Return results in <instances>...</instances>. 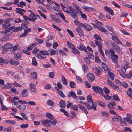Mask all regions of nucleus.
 I'll use <instances>...</instances> for the list:
<instances>
[{
    "label": "nucleus",
    "instance_id": "nucleus-1",
    "mask_svg": "<svg viewBox=\"0 0 132 132\" xmlns=\"http://www.w3.org/2000/svg\"><path fill=\"white\" fill-rule=\"evenodd\" d=\"M114 50L111 48L108 51H105V53L107 56H110L113 62L115 63H118V55L115 54Z\"/></svg>",
    "mask_w": 132,
    "mask_h": 132
},
{
    "label": "nucleus",
    "instance_id": "nucleus-2",
    "mask_svg": "<svg viewBox=\"0 0 132 132\" xmlns=\"http://www.w3.org/2000/svg\"><path fill=\"white\" fill-rule=\"evenodd\" d=\"M62 9L66 13L70 14L71 16L74 19L76 20L78 19V17L77 15V13L73 8L69 7L67 8L65 6H64V7L62 8Z\"/></svg>",
    "mask_w": 132,
    "mask_h": 132
},
{
    "label": "nucleus",
    "instance_id": "nucleus-3",
    "mask_svg": "<svg viewBox=\"0 0 132 132\" xmlns=\"http://www.w3.org/2000/svg\"><path fill=\"white\" fill-rule=\"evenodd\" d=\"M13 45L10 43H7L2 47L3 49L2 53L4 54H5L6 53V50L11 48L13 47Z\"/></svg>",
    "mask_w": 132,
    "mask_h": 132
},
{
    "label": "nucleus",
    "instance_id": "nucleus-4",
    "mask_svg": "<svg viewBox=\"0 0 132 132\" xmlns=\"http://www.w3.org/2000/svg\"><path fill=\"white\" fill-rule=\"evenodd\" d=\"M94 36L95 39L94 41L96 45L97 46L101 45V42L102 40L100 36L96 34L94 35Z\"/></svg>",
    "mask_w": 132,
    "mask_h": 132
},
{
    "label": "nucleus",
    "instance_id": "nucleus-5",
    "mask_svg": "<svg viewBox=\"0 0 132 132\" xmlns=\"http://www.w3.org/2000/svg\"><path fill=\"white\" fill-rule=\"evenodd\" d=\"M18 102L19 103H20L21 104L20 105V109L22 110H24L26 109V105L24 104H27L28 103L27 102L23 101L22 100H20L18 101Z\"/></svg>",
    "mask_w": 132,
    "mask_h": 132
},
{
    "label": "nucleus",
    "instance_id": "nucleus-6",
    "mask_svg": "<svg viewBox=\"0 0 132 132\" xmlns=\"http://www.w3.org/2000/svg\"><path fill=\"white\" fill-rule=\"evenodd\" d=\"M76 31L78 35L80 36L84 37L85 35L83 30L79 27H78L76 29Z\"/></svg>",
    "mask_w": 132,
    "mask_h": 132
},
{
    "label": "nucleus",
    "instance_id": "nucleus-7",
    "mask_svg": "<svg viewBox=\"0 0 132 132\" xmlns=\"http://www.w3.org/2000/svg\"><path fill=\"white\" fill-rule=\"evenodd\" d=\"M87 79L88 81L90 82H93L95 79V76L94 74L91 73H90L87 74Z\"/></svg>",
    "mask_w": 132,
    "mask_h": 132
},
{
    "label": "nucleus",
    "instance_id": "nucleus-8",
    "mask_svg": "<svg viewBox=\"0 0 132 132\" xmlns=\"http://www.w3.org/2000/svg\"><path fill=\"white\" fill-rule=\"evenodd\" d=\"M77 48L81 51H84L86 52H87V50L86 47L82 44H80L77 46Z\"/></svg>",
    "mask_w": 132,
    "mask_h": 132
},
{
    "label": "nucleus",
    "instance_id": "nucleus-9",
    "mask_svg": "<svg viewBox=\"0 0 132 132\" xmlns=\"http://www.w3.org/2000/svg\"><path fill=\"white\" fill-rule=\"evenodd\" d=\"M9 20V19H7L5 20L4 24L2 25V27L3 28L5 29L11 25V24L9 22V21H8Z\"/></svg>",
    "mask_w": 132,
    "mask_h": 132
},
{
    "label": "nucleus",
    "instance_id": "nucleus-10",
    "mask_svg": "<svg viewBox=\"0 0 132 132\" xmlns=\"http://www.w3.org/2000/svg\"><path fill=\"white\" fill-rule=\"evenodd\" d=\"M68 96L69 98L72 97L75 99H77V98L75 92L73 91H71L69 93Z\"/></svg>",
    "mask_w": 132,
    "mask_h": 132
},
{
    "label": "nucleus",
    "instance_id": "nucleus-11",
    "mask_svg": "<svg viewBox=\"0 0 132 132\" xmlns=\"http://www.w3.org/2000/svg\"><path fill=\"white\" fill-rule=\"evenodd\" d=\"M29 17L30 18V19H31L30 21H31L32 22H34L37 19V17H36V15L34 13L30 14L29 15Z\"/></svg>",
    "mask_w": 132,
    "mask_h": 132
},
{
    "label": "nucleus",
    "instance_id": "nucleus-12",
    "mask_svg": "<svg viewBox=\"0 0 132 132\" xmlns=\"http://www.w3.org/2000/svg\"><path fill=\"white\" fill-rule=\"evenodd\" d=\"M122 120V118L121 117L118 115H116L114 116L112 119V120L117 122L121 121Z\"/></svg>",
    "mask_w": 132,
    "mask_h": 132
},
{
    "label": "nucleus",
    "instance_id": "nucleus-13",
    "mask_svg": "<svg viewBox=\"0 0 132 132\" xmlns=\"http://www.w3.org/2000/svg\"><path fill=\"white\" fill-rule=\"evenodd\" d=\"M112 39L115 42L120 44H122V42L118 38L115 36H112Z\"/></svg>",
    "mask_w": 132,
    "mask_h": 132
},
{
    "label": "nucleus",
    "instance_id": "nucleus-14",
    "mask_svg": "<svg viewBox=\"0 0 132 132\" xmlns=\"http://www.w3.org/2000/svg\"><path fill=\"white\" fill-rule=\"evenodd\" d=\"M21 54L22 52L21 51H19L16 54H14V58L16 60L20 59L22 56Z\"/></svg>",
    "mask_w": 132,
    "mask_h": 132
},
{
    "label": "nucleus",
    "instance_id": "nucleus-15",
    "mask_svg": "<svg viewBox=\"0 0 132 132\" xmlns=\"http://www.w3.org/2000/svg\"><path fill=\"white\" fill-rule=\"evenodd\" d=\"M104 9L106 11H107L109 12V14L112 16H113L114 15V13L113 10L110 8L106 7L104 6Z\"/></svg>",
    "mask_w": 132,
    "mask_h": 132
},
{
    "label": "nucleus",
    "instance_id": "nucleus-16",
    "mask_svg": "<svg viewBox=\"0 0 132 132\" xmlns=\"http://www.w3.org/2000/svg\"><path fill=\"white\" fill-rule=\"evenodd\" d=\"M43 123L46 127H50V125L49 122H50L49 120L48 119L43 120L42 121Z\"/></svg>",
    "mask_w": 132,
    "mask_h": 132
},
{
    "label": "nucleus",
    "instance_id": "nucleus-17",
    "mask_svg": "<svg viewBox=\"0 0 132 132\" xmlns=\"http://www.w3.org/2000/svg\"><path fill=\"white\" fill-rule=\"evenodd\" d=\"M55 88L57 90V92L61 97L63 98L65 97V96L62 90L58 89L57 88L56 86H55Z\"/></svg>",
    "mask_w": 132,
    "mask_h": 132
},
{
    "label": "nucleus",
    "instance_id": "nucleus-18",
    "mask_svg": "<svg viewBox=\"0 0 132 132\" xmlns=\"http://www.w3.org/2000/svg\"><path fill=\"white\" fill-rule=\"evenodd\" d=\"M78 106L80 109H82L85 113L87 114H88V112L84 106L79 104H78Z\"/></svg>",
    "mask_w": 132,
    "mask_h": 132
},
{
    "label": "nucleus",
    "instance_id": "nucleus-19",
    "mask_svg": "<svg viewBox=\"0 0 132 132\" xmlns=\"http://www.w3.org/2000/svg\"><path fill=\"white\" fill-rule=\"evenodd\" d=\"M49 120L52 126H55L57 123V120L53 118L51 119H50V120Z\"/></svg>",
    "mask_w": 132,
    "mask_h": 132
},
{
    "label": "nucleus",
    "instance_id": "nucleus-20",
    "mask_svg": "<svg viewBox=\"0 0 132 132\" xmlns=\"http://www.w3.org/2000/svg\"><path fill=\"white\" fill-rule=\"evenodd\" d=\"M60 107L61 108H64L66 106L65 102L63 100H61L59 103Z\"/></svg>",
    "mask_w": 132,
    "mask_h": 132
},
{
    "label": "nucleus",
    "instance_id": "nucleus-21",
    "mask_svg": "<svg viewBox=\"0 0 132 132\" xmlns=\"http://www.w3.org/2000/svg\"><path fill=\"white\" fill-rule=\"evenodd\" d=\"M97 102L98 105L101 107L104 108L106 106L105 103L102 101L98 100Z\"/></svg>",
    "mask_w": 132,
    "mask_h": 132
},
{
    "label": "nucleus",
    "instance_id": "nucleus-22",
    "mask_svg": "<svg viewBox=\"0 0 132 132\" xmlns=\"http://www.w3.org/2000/svg\"><path fill=\"white\" fill-rule=\"evenodd\" d=\"M37 57L40 59H44L46 58V56L42 54L38 53L37 54Z\"/></svg>",
    "mask_w": 132,
    "mask_h": 132
},
{
    "label": "nucleus",
    "instance_id": "nucleus-23",
    "mask_svg": "<svg viewBox=\"0 0 132 132\" xmlns=\"http://www.w3.org/2000/svg\"><path fill=\"white\" fill-rule=\"evenodd\" d=\"M131 118L132 116L131 114H127L126 115V117L124 118L123 119L125 121L127 122V121H128L131 120Z\"/></svg>",
    "mask_w": 132,
    "mask_h": 132
},
{
    "label": "nucleus",
    "instance_id": "nucleus-24",
    "mask_svg": "<svg viewBox=\"0 0 132 132\" xmlns=\"http://www.w3.org/2000/svg\"><path fill=\"white\" fill-rule=\"evenodd\" d=\"M111 44L112 45V47L116 50V51L118 50L120 48L117 44L113 42H111Z\"/></svg>",
    "mask_w": 132,
    "mask_h": 132
},
{
    "label": "nucleus",
    "instance_id": "nucleus-25",
    "mask_svg": "<svg viewBox=\"0 0 132 132\" xmlns=\"http://www.w3.org/2000/svg\"><path fill=\"white\" fill-rule=\"evenodd\" d=\"M99 49V51L100 54L103 57H104V53L102 49V47L101 45H99L98 46H97Z\"/></svg>",
    "mask_w": 132,
    "mask_h": 132
},
{
    "label": "nucleus",
    "instance_id": "nucleus-26",
    "mask_svg": "<svg viewBox=\"0 0 132 132\" xmlns=\"http://www.w3.org/2000/svg\"><path fill=\"white\" fill-rule=\"evenodd\" d=\"M92 103L91 106V109H92L94 110H97L96 108L97 106L96 103V102H92Z\"/></svg>",
    "mask_w": 132,
    "mask_h": 132
},
{
    "label": "nucleus",
    "instance_id": "nucleus-27",
    "mask_svg": "<svg viewBox=\"0 0 132 132\" xmlns=\"http://www.w3.org/2000/svg\"><path fill=\"white\" fill-rule=\"evenodd\" d=\"M85 26L84 29L88 31H90L93 28L91 26L88 24L85 25Z\"/></svg>",
    "mask_w": 132,
    "mask_h": 132
},
{
    "label": "nucleus",
    "instance_id": "nucleus-28",
    "mask_svg": "<svg viewBox=\"0 0 132 132\" xmlns=\"http://www.w3.org/2000/svg\"><path fill=\"white\" fill-rule=\"evenodd\" d=\"M75 48V47L74 48L72 49V52L75 54H77L79 55H80V52L79 50L78 49Z\"/></svg>",
    "mask_w": 132,
    "mask_h": 132
},
{
    "label": "nucleus",
    "instance_id": "nucleus-29",
    "mask_svg": "<svg viewBox=\"0 0 132 132\" xmlns=\"http://www.w3.org/2000/svg\"><path fill=\"white\" fill-rule=\"evenodd\" d=\"M61 78L63 84L64 85H67V82L66 79L63 75H62Z\"/></svg>",
    "mask_w": 132,
    "mask_h": 132
},
{
    "label": "nucleus",
    "instance_id": "nucleus-30",
    "mask_svg": "<svg viewBox=\"0 0 132 132\" xmlns=\"http://www.w3.org/2000/svg\"><path fill=\"white\" fill-rule=\"evenodd\" d=\"M108 75L110 77V79L112 80H114V75L112 72L110 71L108 72Z\"/></svg>",
    "mask_w": 132,
    "mask_h": 132
},
{
    "label": "nucleus",
    "instance_id": "nucleus-31",
    "mask_svg": "<svg viewBox=\"0 0 132 132\" xmlns=\"http://www.w3.org/2000/svg\"><path fill=\"white\" fill-rule=\"evenodd\" d=\"M67 43L69 47L71 48L72 49L75 47L74 45L69 41H67Z\"/></svg>",
    "mask_w": 132,
    "mask_h": 132
},
{
    "label": "nucleus",
    "instance_id": "nucleus-32",
    "mask_svg": "<svg viewBox=\"0 0 132 132\" xmlns=\"http://www.w3.org/2000/svg\"><path fill=\"white\" fill-rule=\"evenodd\" d=\"M8 62V61L6 59L4 60L2 58L0 57V63H3L7 64Z\"/></svg>",
    "mask_w": 132,
    "mask_h": 132
},
{
    "label": "nucleus",
    "instance_id": "nucleus-33",
    "mask_svg": "<svg viewBox=\"0 0 132 132\" xmlns=\"http://www.w3.org/2000/svg\"><path fill=\"white\" fill-rule=\"evenodd\" d=\"M28 91V89H23L22 91L21 94L23 95L22 97H27L28 95L27 94L24 95V94L26 93Z\"/></svg>",
    "mask_w": 132,
    "mask_h": 132
},
{
    "label": "nucleus",
    "instance_id": "nucleus-34",
    "mask_svg": "<svg viewBox=\"0 0 132 132\" xmlns=\"http://www.w3.org/2000/svg\"><path fill=\"white\" fill-rule=\"evenodd\" d=\"M39 52L45 56H46V55H48L49 54L48 52L47 51L40 50L39 51Z\"/></svg>",
    "mask_w": 132,
    "mask_h": 132
},
{
    "label": "nucleus",
    "instance_id": "nucleus-35",
    "mask_svg": "<svg viewBox=\"0 0 132 132\" xmlns=\"http://www.w3.org/2000/svg\"><path fill=\"white\" fill-rule=\"evenodd\" d=\"M103 93H102L101 94L102 95V96L103 97L105 98L106 100H108L110 99H111V96H109L108 94H105V95H103Z\"/></svg>",
    "mask_w": 132,
    "mask_h": 132
},
{
    "label": "nucleus",
    "instance_id": "nucleus-36",
    "mask_svg": "<svg viewBox=\"0 0 132 132\" xmlns=\"http://www.w3.org/2000/svg\"><path fill=\"white\" fill-rule=\"evenodd\" d=\"M32 64L34 66H37V63L35 58L33 57L32 59Z\"/></svg>",
    "mask_w": 132,
    "mask_h": 132
},
{
    "label": "nucleus",
    "instance_id": "nucleus-37",
    "mask_svg": "<svg viewBox=\"0 0 132 132\" xmlns=\"http://www.w3.org/2000/svg\"><path fill=\"white\" fill-rule=\"evenodd\" d=\"M97 93L99 92L100 94L103 93V90L101 87L99 86H97Z\"/></svg>",
    "mask_w": 132,
    "mask_h": 132
},
{
    "label": "nucleus",
    "instance_id": "nucleus-38",
    "mask_svg": "<svg viewBox=\"0 0 132 132\" xmlns=\"http://www.w3.org/2000/svg\"><path fill=\"white\" fill-rule=\"evenodd\" d=\"M47 104L49 106H52L54 104V102L51 99H49L47 101Z\"/></svg>",
    "mask_w": 132,
    "mask_h": 132
},
{
    "label": "nucleus",
    "instance_id": "nucleus-39",
    "mask_svg": "<svg viewBox=\"0 0 132 132\" xmlns=\"http://www.w3.org/2000/svg\"><path fill=\"white\" fill-rule=\"evenodd\" d=\"M30 90L32 92H35V85L32 83H30Z\"/></svg>",
    "mask_w": 132,
    "mask_h": 132
},
{
    "label": "nucleus",
    "instance_id": "nucleus-40",
    "mask_svg": "<svg viewBox=\"0 0 132 132\" xmlns=\"http://www.w3.org/2000/svg\"><path fill=\"white\" fill-rule=\"evenodd\" d=\"M87 100L89 103H92L93 102V100L90 94L88 95L87 97Z\"/></svg>",
    "mask_w": 132,
    "mask_h": 132
},
{
    "label": "nucleus",
    "instance_id": "nucleus-41",
    "mask_svg": "<svg viewBox=\"0 0 132 132\" xmlns=\"http://www.w3.org/2000/svg\"><path fill=\"white\" fill-rule=\"evenodd\" d=\"M46 117L50 120L53 118V116L50 113H46Z\"/></svg>",
    "mask_w": 132,
    "mask_h": 132
},
{
    "label": "nucleus",
    "instance_id": "nucleus-42",
    "mask_svg": "<svg viewBox=\"0 0 132 132\" xmlns=\"http://www.w3.org/2000/svg\"><path fill=\"white\" fill-rule=\"evenodd\" d=\"M59 54L62 55L67 56V54L62 50L60 49L59 50Z\"/></svg>",
    "mask_w": 132,
    "mask_h": 132
},
{
    "label": "nucleus",
    "instance_id": "nucleus-43",
    "mask_svg": "<svg viewBox=\"0 0 132 132\" xmlns=\"http://www.w3.org/2000/svg\"><path fill=\"white\" fill-rule=\"evenodd\" d=\"M113 97L114 100L116 101H120V98L118 95L116 94H114L113 95Z\"/></svg>",
    "mask_w": 132,
    "mask_h": 132
},
{
    "label": "nucleus",
    "instance_id": "nucleus-44",
    "mask_svg": "<svg viewBox=\"0 0 132 132\" xmlns=\"http://www.w3.org/2000/svg\"><path fill=\"white\" fill-rule=\"evenodd\" d=\"M84 60L87 64L88 65L90 63V61L88 57H85L84 58Z\"/></svg>",
    "mask_w": 132,
    "mask_h": 132
},
{
    "label": "nucleus",
    "instance_id": "nucleus-45",
    "mask_svg": "<svg viewBox=\"0 0 132 132\" xmlns=\"http://www.w3.org/2000/svg\"><path fill=\"white\" fill-rule=\"evenodd\" d=\"M22 30V28L20 27H17L15 28H14L13 30V31L16 32L18 31Z\"/></svg>",
    "mask_w": 132,
    "mask_h": 132
},
{
    "label": "nucleus",
    "instance_id": "nucleus-46",
    "mask_svg": "<svg viewBox=\"0 0 132 132\" xmlns=\"http://www.w3.org/2000/svg\"><path fill=\"white\" fill-rule=\"evenodd\" d=\"M97 28L102 32H106V29L102 26H100L99 27H98Z\"/></svg>",
    "mask_w": 132,
    "mask_h": 132
},
{
    "label": "nucleus",
    "instance_id": "nucleus-47",
    "mask_svg": "<svg viewBox=\"0 0 132 132\" xmlns=\"http://www.w3.org/2000/svg\"><path fill=\"white\" fill-rule=\"evenodd\" d=\"M102 115L103 116H105V117L106 118H108L109 117V114L108 113H106V112L104 111H102L101 112Z\"/></svg>",
    "mask_w": 132,
    "mask_h": 132
},
{
    "label": "nucleus",
    "instance_id": "nucleus-48",
    "mask_svg": "<svg viewBox=\"0 0 132 132\" xmlns=\"http://www.w3.org/2000/svg\"><path fill=\"white\" fill-rule=\"evenodd\" d=\"M95 69L98 72L100 73L102 71V68L99 67H97L95 68ZM99 75H100V73H99Z\"/></svg>",
    "mask_w": 132,
    "mask_h": 132
},
{
    "label": "nucleus",
    "instance_id": "nucleus-49",
    "mask_svg": "<svg viewBox=\"0 0 132 132\" xmlns=\"http://www.w3.org/2000/svg\"><path fill=\"white\" fill-rule=\"evenodd\" d=\"M31 77L32 78L36 79L37 78V75L36 72H34L33 73L31 74Z\"/></svg>",
    "mask_w": 132,
    "mask_h": 132
},
{
    "label": "nucleus",
    "instance_id": "nucleus-50",
    "mask_svg": "<svg viewBox=\"0 0 132 132\" xmlns=\"http://www.w3.org/2000/svg\"><path fill=\"white\" fill-rule=\"evenodd\" d=\"M79 12H80L79 14L81 15V17L85 19H86L87 18L86 15L85 14H83L82 12L81 11H79Z\"/></svg>",
    "mask_w": 132,
    "mask_h": 132
},
{
    "label": "nucleus",
    "instance_id": "nucleus-51",
    "mask_svg": "<svg viewBox=\"0 0 132 132\" xmlns=\"http://www.w3.org/2000/svg\"><path fill=\"white\" fill-rule=\"evenodd\" d=\"M1 102V107L2 108V109H1V110L3 111V110H7L8 109V108L6 107L5 106L2 102Z\"/></svg>",
    "mask_w": 132,
    "mask_h": 132
},
{
    "label": "nucleus",
    "instance_id": "nucleus-52",
    "mask_svg": "<svg viewBox=\"0 0 132 132\" xmlns=\"http://www.w3.org/2000/svg\"><path fill=\"white\" fill-rule=\"evenodd\" d=\"M70 85L71 88H74L75 87L76 85L74 82L71 81L70 82Z\"/></svg>",
    "mask_w": 132,
    "mask_h": 132
},
{
    "label": "nucleus",
    "instance_id": "nucleus-53",
    "mask_svg": "<svg viewBox=\"0 0 132 132\" xmlns=\"http://www.w3.org/2000/svg\"><path fill=\"white\" fill-rule=\"evenodd\" d=\"M11 85L9 84H7L4 86L3 88L4 89L9 88L11 86Z\"/></svg>",
    "mask_w": 132,
    "mask_h": 132
},
{
    "label": "nucleus",
    "instance_id": "nucleus-54",
    "mask_svg": "<svg viewBox=\"0 0 132 132\" xmlns=\"http://www.w3.org/2000/svg\"><path fill=\"white\" fill-rule=\"evenodd\" d=\"M118 72L119 73V74L123 78H125V73L121 71L120 70H118Z\"/></svg>",
    "mask_w": 132,
    "mask_h": 132
},
{
    "label": "nucleus",
    "instance_id": "nucleus-55",
    "mask_svg": "<svg viewBox=\"0 0 132 132\" xmlns=\"http://www.w3.org/2000/svg\"><path fill=\"white\" fill-rule=\"evenodd\" d=\"M9 35V34L8 35H7V36H6V34H5V35L3 37V41L8 40L9 39V38L8 36Z\"/></svg>",
    "mask_w": 132,
    "mask_h": 132
},
{
    "label": "nucleus",
    "instance_id": "nucleus-56",
    "mask_svg": "<svg viewBox=\"0 0 132 132\" xmlns=\"http://www.w3.org/2000/svg\"><path fill=\"white\" fill-rule=\"evenodd\" d=\"M88 57L90 59H94V55L91 52H88Z\"/></svg>",
    "mask_w": 132,
    "mask_h": 132
},
{
    "label": "nucleus",
    "instance_id": "nucleus-57",
    "mask_svg": "<svg viewBox=\"0 0 132 132\" xmlns=\"http://www.w3.org/2000/svg\"><path fill=\"white\" fill-rule=\"evenodd\" d=\"M14 93L16 94H17L18 93L16 91V89L14 87H12L10 89Z\"/></svg>",
    "mask_w": 132,
    "mask_h": 132
},
{
    "label": "nucleus",
    "instance_id": "nucleus-58",
    "mask_svg": "<svg viewBox=\"0 0 132 132\" xmlns=\"http://www.w3.org/2000/svg\"><path fill=\"white\" fill-rule=\"evenodd\" d=\"M28 124H23L20 126V127L22 128H25L28 127Z\"/></svg>",
    "mask_w": 132,
    "mask_h": 132
},
{
    "label": "nucleus",
    "instance_id": "nucleus-59",
    "mask_svg": "<svg viewBox=\"0 0 132 132\" xmlns=\"http://www.w3.org/2000/svg\"><path fill=\"white\" fill-rule=\"evenodd\" d=\"M99 18L102 20H105V17L101 13L100 14V15L99 16Z\"/></svg>",
    "mask_w": 132,
    "mask_h": 132
},
{
    "label": "nucleus",
    "instance_id": "nucleus-60",
    "mask_svg": "<svg viewBox=\"0 0 132 132\" xmlns=\"http://www.w3.org/2000/svg\"><path fill=\"white\" fill-rule=\"evenodd\" d=\"M35 40L39 44H41L43 43V40L41 39H38L37 38H35Z\"/></svg>",
    "mask_w": 132,
    "mask_h": 132
},
{
    "label": "nucleus",
    "instance_id": "nucleus-61",
    "mask_svg": "<svg viewBox=\"0 0 132 132\" xmlns=\"http://www.w3.org/2000/svg\"><path fill=\"white\" fill-rule=\"evenodd\" d=\"M20 114L22 116L23 118L24 119V120H25L27 121L28 120V119L27 118L26 115L25 114L23 113H20Z\"/></svg>",
    "mask_w": 132,
    "mask_h": 132
},
{
    "label": "nucleus",
    "instance_id": "nucleus-62",
    "mask_svg": "<svg viewBox=\"0 0 132 132\" xmlns=\"http://www.w3.org/2000/svg\"><path fill=\"white\" fill-rule=\"evenodd\" d=\"M104 91L105 93L106 94H109L110 93V90L106 87H104Z\"/></svg>",
    "mask_w": 132,
    "mask_h": 132
},
{
    "label": "nucleus",
    "instance_id": "nucleus-63",
    "mask_svg": "<svg viewBox=\"0 0 132 132\" xmlns=\"http://www.w3.org/2000/svg\"><path fill=\"white\" fill-rule=\"evenodd\" d=\"M56 53V51L53 49L51 50L50 52V55L51 56H52L55 54Z\"/></svg>",
    "mask_w": 132,
    "mask_h": 132
},
{
    "label": "nucleus",
    "instance_id": "nucleus-64",
    "mask_svg": "<svg viewBox=\"0 0 132 132\" xmlns=\"http://www.w3.org/2000/svg\"><path fill=\"white\" fill-rule=\"evenodd\" d=\"M55 75V74L54 72H50L49 74V76L51 78H54Z\"/></svg>",
    "mask_w": 132,
    "mask_h": 132
}]
</instances>
